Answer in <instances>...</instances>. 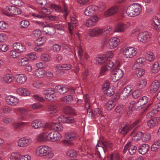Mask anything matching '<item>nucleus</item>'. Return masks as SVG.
<instances>
[{
    "instance_id": "nucleus-1",
    "label": "nucleus",
    "mask_w": 160,
    "mask_h": 160,
    "mask_svg": "<svg viewBox=\"0 0 160 160\" xmlns=\"http://www.w3.org/2000/svg\"><path fill=\"white\" fill-rule=\"evenodd\" d=\"M36 154L39 157L47 156L52 158L54 157V154L51 148L47 145H41L36 149Z\"/></svg>"
},
{
    "instance_id": "nucleus-2",
    "label": "nucleus",
    "mask_w": 160,
    "mask_h": 160,
    "mask_svg": "<svg viewBox=\"0 0 160 160\" xmlns=\"http://www.w3.org/2000/svg\"><path fill=\"white\" fill-rule=\"evenodd\" d=\"M141 6L138 3H134L129 6L126 10V12L128 16L133 17L138 15L142 12Z\"/></svg>"
},
{
    "instance_id": "nucleus-3",
    "label": "nucleus",
    "mask_w": 160,
    "mask_h": 160,
    "mask_svg": "<svg viewBox=\"0 0 160 160\" xmlns=\"http://www.w3.org/2000/svg\"><path fill=\"white\" fill-rule=\"evenodd\" d=\"M105 8V4L102 3L100 4L98 6L91 5L86 8L84 10V13L85 15L90 16L94 12L102 11Z\"/></svg>"
},
{
    "instance_id": "nucleus-4",
    "label": "nucleus",
    "mask_w": 160,
    "mask_h": 160,
    "mask_svg": "<svg viewBox=\"0 0 160 160\" xmlns=\"http://www.w3.org/2000/svg\"><path fill=\"white\" fill-rule=\"evenodd\" d=\"M21 12V10L19 8L12 6H7L2 10V13L4 14L9 16L19 15Z\"/></svg>"
},
{
    "instance_id": "nucleus-5",
    "label": "nucleus",
    "mask_w": 160,
    "mask_h": 160,
    "mask_svg": "<svg viewBox=\"0 0 160 160\" xmlns=\"http://www.w3.org/2000/svg\"><path fill=\"white\" fill-rule=\"evenodd\" d=\"M122 53L125 58H131L136 55L138 53V50L137 48L130 46L124 48Z\"/></svg>"
},
{
    "instance_id": "nucleus-6",
    "label": "nucleus",
    "mask_w": 160,
    "mask_h": 160,
    "mask_svg": "<svg viewBox=\"0 0 160 160\" xmlns=\"http://www.w3.org/2000/svg\"><path fill=\"white\" fill-rule=\"evenodd\" d=\"M32 126L34 128L38 129L41 128L43 131H48L50 129L49 126V123L43 122L39 119H36L32 122Z\"/></svg>"
},
{
    "instance_id": "nucleus-7",
    "label": "nucleus",
    "mask_w": 160,
    "mask_h": 160,
    "mask_svg": "<svg viewBox=\"0 0 160 160\" xmlns=\"http://www.w3.org/2000/svg\"><path fill=\"white\" fill-rule=\"evenodd\" d=\"M140 121V119H138L134 122L130 126L127 122H124L121 125V127L119 129L118 132L120 133L123 134H126L132 128L138 124Z\"/></svg>"
},
{
    "instance_id": "nucleus-8",
    "label": "nucleus",
    "mask_w": 160,
    "mask_h": 160,
    "mask_svg": "<svg viewBox=\"0 0 160 160\" xmlns=\"http://www.w3.org/2000/svg\"><path fill=\"white\" fill-rule=\"evenodd\" d=\"M51 12L50 10L44 8L41 9V11L37 10L32 14V16L36 18H42L45 17L46 15L50 14Z\"/></svg>"
},
{
    "instance_id": "nucleus-9",
    "label": "nucleus",
    "mask_w": 160,
    "mask_h": 160,
    "mask_svg": "<svg viewBox=\"0 0 160 160\" xmlns=\"http://www.w3.org/2000/svg\"><path fill=\"white\" fill-rule=\"evenodd\" d=\"M113 53L112 52L109 51L107 52L102 56L97 57L96 58L97 63L101 65L103 63H106L108 58L112 57Z\"/></svg>"
},
{
    "instance_id": "nucleus-10",
    "label": "nucleus",
    "mask_w": 160,
    "mask_h": 160,
    "mask_svg": "<svg viewBox=\"0 0 160 160\" xmlns=\"http://www.w3.org/2000/svg\"><path fill=\"white\" fill-rule=\"evenodd\" d=\"M151 34L148 32H140L137 36V39L138 41L143 43H145L150 40Z\"/></svg>"
},
{
    "instance_id": "nucleus-11",
    "label": "nucleus",
    "mask_w": 160,
    "mask_h": 160,
    "mask_svg": "<svg viewBox=\"0 0 160 160\" xmlns=\"http://www.w3.org/2000/svg\"><path fill=\"white\" fill-rule=\"evenodd\" d=\"M55 89L51 88L43 91V94L45 98L48 100H55L57 98Z\"/></svg>"
},
{
    "instance_id": "nucleus-12",
    "label": "nucleus",
    "mask_w": 160,
    "mask_h": 160,
    "mask_svg": "<svg viewBox=\"0 0 160 160\" xmlns=\"http://www.w3.org/2000/svg\"><path fill=\"white\" fill-rule=\"evenodd\" d=\"M48 7L49 8L54 10L57 12H62L64 13V16L65 18L68 13V10L66 5H64L63 9H62L60 6L56 4H51L48 6Z\"/></svg>"
},
{
    "instance_id": "nucleus-13",
    "label": "nucleus",
    "mask_w": 160,
    "mask_h": 160,
    "mask_svg": "<svg viewBox=\"0 0 160 160\" xmlns=\"http://www.w3.org/2000/svg\"><path fill=\"white\" fill-rule=\"evenodd\" d=\"M123 75L122 70L119 68H117L112 72L111 80L113 82H116L121 78Z\"/></svg>"
},
{
    "instance_id": "nucleus-14",
    "label": "nucleus",
    "mask_w": 160,
    "mask_h": 160,
    "mask_svg": "<svg viewBox=\"0 0 160 160\" xmlns=\"http://www.w3.org/2000/svg\"><path fill=\"white\" fill-rule=\"evenodd\" d=\"M48 141L55 142L59 140L62 138V135L58 132L52 131L48 134Z\"/></svg>"
},
{
    "instance_id": "nucleus-15",
    "label": "nucleus",
    "mask_w": 160,
    "mask_h": 160,
    "mask_svg": "<svg viewBox=\"0 0 160 160\" xmlns=\"http://www.w3.org/2000/svg\"><path fill=\"white\" fill-rule=\"evenodd\" d=\"M75 52H77L78 56L80 60L88 59L89 56L86 52L83 51L82 47L80 45L76 46L75 48Z\"/></svg>"
},
{
    "instance_id": "nucleus-16",
    "label": "nucleus",
    "mask_w": 160,
    "mask_h": 160,
    "mask_svg": "<svg viewBox=\"0 0 160 160\" xmlns=\"http://www.w3.org/2000/svg\"><path fill=\"white\" fill-rule=\"evenodd\" d=\"M104 32L103 28L100 27H96L90 30L88 32V35L91 37H97Z\"/></svg>"
},
{
    "instance_id": "nucleus-17",
    "label": "nucleus",
    "mask_w": 160,
    "mask_h": 160,
    "mask_svg": "<svg viewBox=\"0 0 160 160\" xmlns=\"http://www.w3.org/2000/svg\"><path fill=\"white\" fill-rule=\"evenodd\" d=\"M132 88L131 86L128 85L126 86L122 90L121 96L122 99H127L131 94Z\"/></svg>"
},
{
    "instance_id": "nucleus-18",
    "label": "nucleus",
    "mask_w": 160,
    "mask_h": 160,
    "mask_svg": "<svg viewBox=\"0 0 160 160\" xmlns=\"http://www.w3.org/2000/svg\"><path fill=\"white\" fill-rule=\"evenodd\" d=\"M71 22L68 23L69 30L71 34H73L74 29L78 25V20L76 17H71Z\"/></svg>"
},
{
    "instance_id": "nucleus-19",
    "label": "nucleus",
    "mask_w": 160,
    "mask_h": 160,
    "mask_svg": "<svg viewBox=\"0 0 160 160\" xmlns=\"http://www.w3.org/2000/svg\"><path fill=\"white\" fill-rule=\"evenodd\" d=\"M119 10V7L117 6L112 7L104 13V16L106 17L111 16L117 13Z\"/></svg>"
},
{
    "instance_id": "nucleus-20",
    "label": "nucleus",
    "mask_w": 160,
    "mask_h": 160,
    "mask_svg": "<svg viewBox=\"0 0 160 160\" xmlns=\"http://www.w3.org/2000/svg\"><path fill=\"white\" fill-rule=\"evenodd\" d=\"M130 25L129 22H127L126 24L119 23L115 26L113 30L115 32H123L126 28H128Z\"/></svg>"
},
{
    "instance_id": "nucleus-21",
    "label": "nucleus",
    "mask_w": 160,
    "mask_h": 160,
    "mask_svg": "<svg viewBox=\"0 0 160 160\" xmlns=\"http://www.w3.org/2000/svg\"><path fill=\"white\" fill-rule=\"evenodd\" d=\"M120 42L119 38L115 37H112L108 41V46L111 49H114L117 47Z\"/></svg>"
},
{
    "instance_id": "nucleus-22",
    "label": "nucleus",
    "mask_w": 160,
    "mask_h": 160,
    "mask_svg": "<svg viewBox=\"0 0 160 160\" xmlns=\"http://www.w3.org/2000/svg\"><path fill=\"white\" fill-rule=\"evenodd\" d=\"M99 17L96 15H94L91 17L87 21L86 26L87 27H91L95 26L99 20Z\"/></svg>"
},
{
    "instance_id": "nucleus-23",
    "label": "nucleus",
    "mask_w": 160,
    "mask_h": 160,
    "mask_svg": "<svg viewBox=\"0 0 160 160\" xmlns=\"http://www.w3.org/2000/svg\"><path fill=\"white\" fill-rule=\"evenodd\" d=\"M32 142L31 138H22L18 140V145L20 147H25L31 144Z\"/></svg>"
},
{
    "instance_id": "nucleus-24",
    "label": "nucleus",
    "mask_w": 160,
    "mask_h": 160,
    "mask_svg": "<svg viewBox=\"0 0 160 160\" xmlns=\"http://www.w3.org/2000/svg\"><path fill=\"white\" fill-rule=\"evenodd\" d=\"M137 148L136 146L132 145L131 142H129L125 145L124 148V152H125L126 151L128 150L130 154L133 155L136 152Z\"/></svg>"
},
{
    "instance_id": "nucleus-25",
    "label": "nucleus",
    "mask_w": 160,
    "mask_h": 160,
    "mask_svg": "<svg viewBox=\"0 0 160 160\" xmlns=\"http://www.w3.org/2000/svg\"><path fill=\"white\" fill-rule=\"evenodd\" d=\"M6 101L9 105L15 106L18 103L19 100L16 97L9 95L6 97Z\"/></svg>"
},
{
    "instance_id": "nucleus-26",
    "label": "nucleus",
    "mask_w": 160,
    "mask_h": 160,
    "mask_svg": "<svg viewBox=\"0 0 160 160\" xmlns=\"http://www.w3.org/2000/svg\"><path fill=\"white\" fill-rule=\"evenodd\" d=\"M160 118L159 117H156L147 121V126L150 128H153L156 126L160 122Z\"/></svg>"
},
{
    "instance_id": "nucleus-27",
    "label": "nucleus",
    "mask_w": 160,
    "mask_h": 160,
    "mask_svg": "<svg viewBox=\"0 0 160 160\" xmlns=\"http://www.w3.org/2000/svg\"><path fill=\"white\" fill-rule=\"evenodd\" d=\"M102 146H98V147L100 148V150H102V152H105L108 149L111 148L112 147V144L111 142L109 141H106L102 142Z\"/></svg>"
},
{
    "instance_id": "nucleus-28",
    "label": "nucleus",
    "mask_w": 160,
    "mask_h": 160,
    "mask_svg": "<svg viewBox=\"0 0 160 160\" xmlns=\"http://www.w3.org/2000/svg\"><path fill=\"white\" fill-rule=\"evenodd\" d=\"M56 91H57L61 94H63L69 90L68 87L64 85H60L56 86L55 88Z\"/></svg>"
},
{
    "instance_id": "nucleus-29",
    "label": "nucleus",
    "mask_w": 160,
    "mask_h": 160,
    "mask_svg": "<svg viewBox=\"0 0 160 160\" xmlns=\"http://www.w3.org/2000/svg\"><path fill=\"white\" fill-rule=\"evenodd\" d=\"M49 126L50 128L49 130H54L58 131H61L63 129V126L62 124L60 123H55L53 122L50 124L49 123Z\"/></svg>"
},
{
    "instance_id": "nucleus-30",
    "label": "nucleus",
    "mask_w": 160,
    "mask_h": 160,
    "mask_svg": "<svg viewBox=\"0 0 160 160\" xmlns=\"http://www.w3.org/2000/svg\"><path fill=\"white\" fill-rule=\"evenodd\" d=\"M160 83L159 81L156 79L154 80L152 82L150 90L152 93H155L159 89Z\"/></svg>"
},
{
    "instance_id": "nucleus-31",
    "label": "nucleus",
    "mask_w": 160,
    "mask_h": 160,
    "mask_svg": "<svg viewBox=\"0 0 160 160\" xmlns=\"http://www.w3.org/2000/svg\"><path fill=\"white\" fill-rule=\"evenodd\" d=\"M17 82L19 84H24L27 80V77L23 74H18L15 76Z\"/></svg>"
},
{
    "instance_id": "nucleus-32",
    "label": "nucleus",
    "mask_w": 160,
    "mask_h": 160,
    "mask_svg": "<svg viewBox=\"0 0 160 160\" xmlns=\"http://www.w3.org/2000/svg\"><path fill=\"white\" fill-rule=\"evenodd\" d=\"M12 47L14 50L19 51L20 52H24L26 51L25 47L20 42H17L13 43Z\"/></svg>"
},
{
    "instance_id": "nucleus-33",
    "label": "nucleus",
    "mask_w": 160,
    "mask_h": 160,
    "mask_svg": "<svg viewBox=\"0 0 160 160\" xmlns=\"http://www.w3.org/2000/svg\"><path fill=\"white\" fill-rule=\"evenodd\" d=\"M131 135L132 136V140L135 141H137L140 139L142 140V132H137L136 129H135L131 133Z\"/></svg>"
},
{
    "instance_id": "nucleus-34",
    "label": "nucleus",
    "mask_w": 160,
    "mask_h": 160,
    "mask_svg": "<svg viewBox=\"0 0 160 160\" xmlns=\"http://www.w3.org/2000/svg\"><path fill=\"white\" fill-rule=\"evenodd\" d=\"M58 121L59 122L65 123H72L74 122L73 118L72 117H65L63 116H61L58 117Z\"/></svg>"
},
{
    "instance_id": "nucleus-35",
    "label": "nucleus",
    "mask_w": 160,
    "mask_h": 160,
    "mask_svg": "<svg viewBox=\"0 0 160 160\" xmlns=\"http://www.w3.org/2000/svg\"><path fill=\"white\" fill-rule=\"evenodd\" d=\"M46 132H43L39 133L37 136V140L39 142L48 141V135H46Z\"/></svg>"
},
{
    "instance_id": "nucleus-36",
    "label": "nucleus",
    "mask_w": 160,
    "mask_h": 160,
    "mask_svg": "<svg viewBox=\"0 0 160 160\" xmlns=\"http://www.w3.org/2000/svg\"><path fill=\"white\" fill-rule=\"evenodd\" d=\"M149 148V146L148 144H143L138 149V152L140 154L144 155L148 152Z\"/></svg>"
},
{
    "instance_id": "nucleus-37",
    "label": "nucleus",
    "mask_w": 160,
    "mask_h": 160,
    "mask_svg": "<svg viewBox=\"0 0 160 160\" xmlns=\"http://www.w3.org/2000/svg\"><path fill=\"white\" fill-rule=\"evenodd\" d=\"M2 79L4 82L10 83L12 81V75L9 73H6L4 75Z\"/></svg>"
},
{
    "instance_id": "nucleus-38",
    "label": "nucleus",
    "mask_w": 160,
    "mask_h": 160,
    "mask_svg": "<svg viewBox=\"0 0 160 160\" xmlns=\"http://www.w3.org/2000/svg\"><path fill=\"white\" fill-rule=\"evenodd\" d=\"M72 67L70 64H57L56 66V68L60 70H68L70 69Z\"/></svg>"
},
{
    "instance_id": "nucleus-39",
    "label": "nucleus",
    "mask_w": 160,
    "mask_h": 160,
    "mask_svg": "<svg viewBox=\"0 0 160 160\" xmlns=\"http://www.w3.org/2000/svg\"><path fill=\"white\" fill-rule=\"evenodd\" d=\"M17 93L20 95L26 96L29 95L30 92L26 89L23 88H19L17 90Z\"/></svg>"
},
{
    "instance_id": "nucleus-40",
    "label": "nucleus",
    "mask_w": 160,
    "mask_h": 160,
    "mask_svg": "<svg viewBox=\"0 0 160 160\" xmlns=\"http://www.w3.org/2000/svg\"><path fill=\"white\" fill-rule=\"evenodd\" d=\"M48 109L49 111L48 114L50 117L54 116L58 112L56 107L53 105H49L48 106Z\"/></svg>"
},
{
    "instance_id": "nucleus-41",
    "label": "nucleus",
    "mask_w": 160,
    "mask_h": 160,
    "mask_svg": "<svg viewBox=\"0 0 160 160\" xmlns=\"http://www.w3.org/2000/svg\"><path fill=\"white\" fill-rule=\"evenodd\" d=\"M33 74L37 77L42 78L45 75V72L44 70L38 69L34 71Z\"/></svg>"
},
{
    "instance_id": "nucleus-42",
    "label": "nucleus",
    "mask_w": 160,
    "mask_h": 160,
    "mask_svg": "<svg viewBox=\"0 0 160 160\" xmlns=\"http://www.w3.org/2000/svg\"><path fill=\"white\" fill-rule=\"evenodd\" d=\"M73 98L72 96L68 95L61 99V101L66 103H70L72 101Z\"/></svg>"
},
{
    "instance_id": "nucleus-43",
    "label": "nucleus",
    "mask_w": 160,
    "mask_h": 160,
    "mask_svg": "<svg viewBox=\"0 0 160 160\" xmlns=\"http://www.w3.org/2000/svg\"><path fill=\"white\" fill-rule=\"evenodd\" d=\"M115 105L116 103L113 100H110L106 103L105 108L107 110H110L115 107Z\"/></svg>"
},
{
    "instance_id": "nucleus-44",
    "label": "nucleus",
    "mask_w": 160,
    "mask_h": 160,
    "mask_svg": "<svg viewBox=\"0 0 160 160\" xmlns=\"http://www.w3.org/2000/svg\"><path fill=\"white\" fill-rule=\"evenodd\" d=\"M160 148V140L155 142L152 145L151 150L152 151H156Z\"/></svg>"
},
{
    "instance_id": "nucleus-45",
    "label": "nucleus",
    "mask_w": 160,
    "mask_h": 160,
    "mask_svg": "<svg viewBox=\"0 0 160 160\" xmlns=\"http://www.w3.org/2000/svg\"><path fill=\"white\" fill-rule=\"evenodd\" d=\"M147 80L145 79H141L138 82V86L139 89L144 88L147 85Z\"/></svg>"
},
{
    "instance_id": "nucleus-46",
    "label": "nucleus",
    "mask_w": 160,
    "mask_h": 160,
    "mask_svg": "<svg viewBox=\"0 0 160 160\" xmlns=\"http://www.w3.org/2000/svg\"><path fill=\"white\" fill-rule=\"evenodd\" d=\"M29 63L28 59L27 58H24L18 60V65L21 66L27 65Z\"/></svg>"
},
{
    "instance_id": "nucleus-47",
    "label": "nucleus",
    "mask_w": 160,
    "mask_h": 160,
    "mask_svg": "<svg viewBox=\"0 0 160 160\" xmlns=\"http://www.w3.org/2000/svg\"><path fill=\"white\" fill-rule=\"evenodd\" d=\"M145 73V70L144 69L139 68L135 72V74L137 77L138 78H140L143 76Z\"/></svg>"
},
{
    "instance_id": "nucleus-48",
    "label": "nucleus",
    "mask_w": 160,
    "mask_h": 160,
    "mask_svg": "<svg viewBox=\"0 0 160 160\" xmlns=\"http://www.w3.org/2000/svg\"><path fill=\"white\" fill-rule=\"evenodd\" d=\"M142 92L140 89L134 91L132 93V96L134 98H137L142 95Z\"/></svg>"
},
{
    "instance_id": "nucleus-49",
    "label": "nucleus",
    "mask_w": 160,
    "mask_h": 160,
    "mask_svg": "<svg viewBox=\"0 0 160 160\" xmlns=\"http://www.w3.org/2000/svg\"><path fill=\"white\" fill-rule=\"evenodd\" d=\"M66 138L69 141H72L74 140L76 137V134L74 133H69L68 132L65 135Z\"/></svg>"
},
{
    "instance_id": "nucleus-50",
    "label": "nucleus",
    "mask_w": 160,
    "mask_h": 160,
    "mask_svg": "<svg viewBox=\"0 0 160 160\" xmlns=\"http://www.w3.org/2000/svg\"><path fill=\"white\" fill-rule=\"evenodd\" d=\"M14 50L11 51L9 53V55L11 58H17L20 55V53Z\"/></svg>"
},
{
    "instance_id": "nucleus-51",
    "label": "nucleus",
    "mask_w": 160,
    "mask_h": 160,
    "mask_svg": "<svg viewBox=\"0 0 160 160\" xmlns=\"http://www.w3.org/2000/svg\"><path fill=\"white\" fill-rule=\"evenodd\" d=\"M67 154L68 156L74 158L77 157L78 153L75 150L71 149L68 151Z\"/></svg>"
},
{
    "instance_id": "nucleus-52",
    "label": "nucleus",
    "mask_w": 160,
    "mask_h": 160,
    "mask_svg": "<svg viewBox=\"0 0 160 160\" xmlns=\"http://www.w3.org/2000/svg\"><path fill=\"white\" fill-rule=\"evenodd\" d=\"M10 2L13 5L21 7L23 4V2L22 0H10Z\"/></svg>"
},
{
    "instance_id": "nucleus-53",
    "label": "nucleus",
    "mask_w": 160,
    "mask_h": 160,
    "mask_svg": "<svg viewBox=\"0 0 160 160\" xmlns=\"http://www.w3.org/2000/svg\"><path fill=\"white\" fill-rule=\"evenodd\" d=\"M110 70V69L108 68L107 65H104L101 67L100 73L102 75H104L106 74V72Z\"/></svg>"
},
{
    "instance_id": "nucleus-54",
    "label": "nucleus",
    "mask_w": 160,
    "mask_h": 160,
    "mask_svg": "<svg viewBox=\"0 0 160 160\" xmlns=\"http://www.w3.org/2000/svg\"><path fill=\"white\" fill-rule=\"evenodd\" d=\"M109 160H120V156L118 153H113L109 157Z\"/></svg>"
},
{
    "instance_id": "nucleus-55",
    "label": "nucleus",
    "mask_w": 160,
    "mask_h": 160,
    "mask_svg": "<svg viewBox=\"0 0 160 160\" xmlns=\"http://www.w3.org/2000/svg\"><path fill=\"white\" fill-rule=\"evenodd\" d=\"M152 25L154 28L157 31H159L160 29V23L158 19H155L152 22Z\"/></svg>"
},
{
    "instance_id": "nucleus-56",
    "label": "nucleus",
    "mask_w": 160,
    "mask_h": 160,
    "mask_svg": "<svg viewBox=\"0 0 160 160\" xmlns=\"http://www.w3.org/2000/svg\"><path fill=\"white\" fill-rule=\"evenodd\" d=\"M151 138V135L149 133L143 134L142 133V140L143 142H147Z\"/></svg>"
},
{
    "instance_id": "nucleus-57",
    "label": "nucleus",
    "mask_w": 160,
    "mask_h": 160,
    "mask_svg": "<svg viewBox=\"0 0 160 160\" xmlns=\"http://www.w3.org/2000/svg\"><path fill=\"white\" fill-rule=\"evenodd\" d=\"M42 60L44 61H48L51 60V57L47 54H42L41 56Z\"/></svg>"
},
{
    "instance_id": "nucleus-58",
    "label": "nucleus",
    "mask_w": 160,
    "mask_h": 160,
    "mask_svg": "<svg viewBox=\"0 0 160 160\" xmlns=\"http://www.w3.org/2000/svg\"><path fill=\"white\" fill-rule=\"evenodd\" d=\"M29 25V22L27 20H22L20 23V26L22 28H27Z\"/></svg>"
},
{
    "instance_id": "nucleus-59",
    "label": "nucleus",
    "mask_w": 160,
    "mask_h": 160,
    "mask_svg": "<svg viewBox=\"0 0 160 160\" xmlns=\"http://www.w3.org/2000/svg\"><path fill=\"white\" fill-rule=\"evenodd\" d=\"M148 101V98L146 96H143L138 101L139 103L143 106Z\"/></svg>"
},
{
    "instance_id": "nucleus-60",
    "label": "nucleus",
    "mask_w": 160,
    "mask_h": 160,
    "mask_svg": "<svg viewBox=\"0 0 160 160\" xmlns=\"http://www.w3.org/2000/svg\"><path fill=\"white\" fill-rule=\"evenodd\" d=\"M158 112L157 110L155 109L154 107L153 106L152 110L148 114L147 117L148 118L152 117Z\"/></svg>"
},
{
    "instance_id": "nucleus-61",
    "label": "nucleus",
    "mask_w": 160,
    "mask_h": 160,
    "mask_svg": "<svg viewBox=\"0 0 160 160\" xmlns=\"http://www.w3.org/2000/svg\"><path fill=\"white\" fill-rule=\"evenodd\" d=\"M125 107L124 106L119 105L115 109V111L116 112L119 113H122L125 110Z\"/></svg>"
},
{
    "instance_id": "nucleus-62",
    "label": "nucleus",
    "mask_w": 160,
    "mask_h": 160,
    "mask_svg": "<svg viewBox=\"0 0 160 160\" xmlns=\"http://www.w3.org/2000/svg\"><path fill=\"white\" fill-rule=\"evenodd\" d=\"M41 34V31L37 29L32 31L31 35L33 37L38 38Z\"/></svg>"
},
{
    "instance_id": "nucleus-63",
    "label": "nucleus",
    "mask_w": 160,
    "mask_h": 160,
    "mask_svg": "<svg viewBox=\"0 0 160 160\" xmlns=\"http://www.w3.org/2000/svg\"><path fill=\"white\" fill-rule=\"evenodd\" d=\"M26 56L27 57V58L28 59V61L29 60H32L37 58V57L36 56L35 53L34 52H32L26 55Z\"/></svg>"
},
{
    "instance_id": "nucleus-64",
    "label": "nucleus",
    "mask_w": 160,
    "mask_h": 160,
    "mask_svg": "<svg viewBox=\"0 0 160 160\" xmlns=\"http://www.w3.org/2000/svg\"><path fill=\"white\" fill-rule=\"evenodd\" d=\"M159 69L160 67L158 63L157 62H155L153 65L152 72H157Z\"/></svg>"
}]
</instances>
